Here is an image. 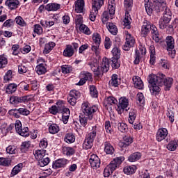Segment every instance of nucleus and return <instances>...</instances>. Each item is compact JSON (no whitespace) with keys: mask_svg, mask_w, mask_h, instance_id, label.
<instances>
[{"mask_svg":"<svg viewBox=\"0 0 178 178\" xmlns=\"http://www.w3.org/2000/svg\"><path fill=\"white\" fill-rule=\"evenodd\" d=\"M147 80L151 86L150 91L155 95L161 92V88L159 87L164 86L165 91H170L173 86V78H166V76L162 73H159L157 75L150 74Z\"/></svg>","mask_w":178,"mask_h":178,"instance_id":"obj_1","label":"nucleus"},{"mask_svg":"<svg viewBox=\"0 0 178 178\" xmlns=\"http://www.w3.org/2000/svg\"><path fill=\"white\" fill-rule=\"evenodd\" d=\"M82 114L79 115V122L83 127H86L88 120H92L94 113L98 111L97 106H92L88 102H83L81 105Z\"/></svg>","mask_w":178,"mask_h":178,"instance_id":"obj_2","label":"nucleus"},{"mask_svg":"<svg viewBox=\"0 0 178 178\" xmlns=\"http://www.w3.org/2000/svg\"><path fill=\"white\" fill-rule=\"evenodd\" d=\"M145 8L147 15L152 14L154 10L158 13L170 9L166 4V0H154L152 5L149 2H147L145 3Z\"/></svg>","mask_w":178,"mask_h":178,"instance_id":"obj_3","label":"nucleus"},{"mask_svg":"<svg viewBox=\"0 0 178 178\" xmlns=\"http://www.w3.org/2000/svg\"><path fill=\"white\" fill-rule=\"evenodd\" d=\"M151 31L153 40L156 42H159V32H158V29L155 26L152 25L151 22L147 19H145L143 22L141 28V36L147 37L149 32Z\"/></svg>","mask_w":178,"mask_h":178,"instance_id":"obj_4","label":"nucleus"},{"mask_svg":"<svg viewBox=\"0 0 178 178\" xmlns=\"http://www.w3.org/2000/svg\"><path fill=\"white\" fill-rule=\"evenodd\" d=\"M124 161V156L116 157L114 159L104 170V177H109L110 175H112L114 170H116L117 168H119L122 163Z\"/></svg>","mask_w":178,"mask_h":178,"instance_id":"obj_5","label":"nucleus"},{"mask_svg":"<svg viewBox=\"0 0 178 178\" xmlns=\"http://www.w3.org/2000/svg\"><path fill=\"white\" fill-rule=\"evenodd\" d=\"M163 12V16L161 17L159 22V28L161 30H165L168 27V24L172 20V11H170V8H167Z\"/></svg>","mask_w":178,"mask_h":178,"instance_id":"obj_6","label":"nucleus"},{"mask_svg":"<svg viewBox=\"0 0 178 178\" xmlns=\"http://www.w3.org/2000/svg\"><path fill=\"white\" fill-rule=\"evenodd\" d=\"M109 59L106 58H103L102 67H99V68L94 72L95 77H102L104 73H107L109 70Z\"/></svg>","mask_w":178,"mask_h":178,"instance_id":"obj_7","label":"nucleus"},{"mask_svg":"<svg viewBox=\"0 0 178 178\" xmlns=\"http://www.w3.org/2000/svg\"><path fill=\"white\" fill-rule=\"evenodd\" d=\"M92 40L93 41L91 50L95 52V55H99L101 49H99V45H101V35L98 33H94L92 36Z\"/></svg>","mask_w":178,"mask_h":178,"instance_id":"obj_8","label":"nucleus"},{"mask_svg":"<svg viewBox=\"0 0 178 178\" xmlns=\"http://www.w3.org/2000/svg\"><path fill=\"white\" fill-rule=\"evenodd\" d=\"M125 35H127L126 42L122 47V49H124V51H130V48H133L136 44V39H134V37H133L129 31H125Z\"/></svg>","mask_w":178,"mask_h":178,"instance_id":"obj_9","label":"nucleus"},{"mask_svg":"<svg viewBox=\"0 0 178 178\" xmlns=\"http://www.w3.org/2000/svg\"><path fill=\"white\" fill-rule=\"evenodd\" d=\"M129 99L126 97H122L119 99V103L117 107L118 113H123L124 111H129Z\"/></svg>","mask_w":178,"mask_h":178,"instance_id":"obj_10","label":"nucleus"},{"mask_svg":"<svg viewBox=\"0 0 178 178\" xmlns=\"http://www.w3.org/2000/svg\"><path fill=\"white\" fill-rule=\"evenodd\" d=\"M81 95L79 90H72L70 92V94L67 97V102L72 105V106H74L76 104H77V99L80 98Z\"/></svg>","mask_w":178,"mask_h":178,"instance_id":"obj_11","label":"nucleus"},{"mask_svg":"<svg viewBox=\"0 0 178 178\" xmlns=\"http://www.w3.org/2000/svg\"><path fill=\"white\" fill-rule=\"evenodd\" d=\"M29 101H30L29 95L22 97L12 96L10 97V103L11 105H17V104L29 102Z\"/></svg>","mask_w":178,"mask_h":178,"instance_id":"obj_12","label":"nucleus"},{"mask_svg":"<svg viewBox=\"0 0 178 178\" xmlns=\"http://www.w3.org/2000/svg\"><path fill=\"white\" fill-rule=\"evenodd\" d=\"M89 163L92 169L97 170L101 166V159L96 154L90 155Z\"/></svg>","mask_w":178,"mask_h":178,"instance_id":"obj_13","label":"nucleus"},{"mask_svg":"<svg viewBox=\"0 0 178 178\" xmlns=\"http://www.w3.org/2000/svg\"><path fill=\"white\" fill-rule=\"evenodd\" d=\"M168 134H169L168 129L165 128H160L156 132V140L159 143H161V141H163V140H165L166 137H168Z\"/></svg>","mask_w":178,"mask_h":178,"instance_id":"obj_14","label":"nucleus"},{"mask_svg":"<svg viewBox=\"0 0 178 178\" xmlns=\"http://www.w3.org/2000/svg\"><path fill=\"white\" fill-rule=\"evenodd\" d=\"M5 5L8 6L10 10H15V9H17L20 6V1L19 0H6Z\"/></svg>","mask_w":178,"mask_h":178,"instance_id":"obj_15","label":"nucleus"},{"mask_svg":"<svg viewBox=\"0 0 178 178\" xmlns=\"http://www.w3.org/2000/svg\"><path fill=\"white\" fill-rule=\"evenodd\" d=\"M67 165V159H59L56 161L53 162L54 169H60V168H65Z\"/></svg>","mask_w":178,"mask_h":178,"instance_id":"obj_16","label":"nucleus"},{"mask_svg":"<svg viewBox=\"0 0 178 178\" xmlns=\"http://www.w3.org/2000/svg\"><path fill=\"white\" fill-rule=\"evenodd\" d=\"M86 3L84 0H76L74 2V9L76 13H83Z\"/></svg>","mask_w":178,"mask_h":178,"instance_id":"obj_17","label":"nucleus"},{"mask_svg":"<svg viewBox=\"0 0 178 178\" xmlns=\"http://www.w3.org/2000/svg\"><path fill=\"white\" fill-rule=\"evenodd\" d=\"M132 80L135 88H137L138 90L144 89V82H143V80H141V78H140V76H134Z\"/></svg>","mask_w":178,"mask_h":178,"instance_id":"obj_18","label":"nucleus"},{"mask_svg":"<svg viewBox=\"0 0 178 178\" xmlns=\"http://www.w3.org/2000/svg\"><path fill=\"white\" fill-rule=\"evenodd\" d=\"M74 55V49L72 44H67L63 51V56L66 58H72Z\"/></svg>","mask_w":178,"mask_h":178,"instance_id":"obj_19","label":"nucleus"},{"mask_svg":"<svg viewBox=\"0 0 178 178\" xmlns=\"http://www.w3.org/2000/svg\"><path fill=\"white\" fill-rule=\"evenodd\" d=\"M165 42L167 44V51H173L175 49V39L172 36H167L165 39Z\"/></svg>","mask_w":178,"mask_h":178,"instance_id":"obj_20","label":"nucleus"},{"mask_svg":"<svg viewBox=\"0 0 178 178\" xmlns=\"http://www.w3.org/2000/svg\"><path fill=\"white\" fill-rule=\"evenodd\" d=\"M104 2H105V0H92V9L93 10H99L101 7L104 6Z\"/></svg>","mask_w":178,"mask_h":178,"instance_id":"obj_21","label":"nucleus"},{"mask_svg":"<svg viewBox=\"0 0 178 178\" xmlns=\"http://www.w3.org/2000/svg\"><path fill=\"white\" fill-rule=\"evenodd\" d=\"M45 9L48 12H56V10H59V9H60V4L56 3H49L46 6Z\"/></svg>","mask_w":178,"mask_h":178,"instance_id":"obj_22","label":"nucleus"},{"mask_svg":"<svg viewBox=\"0 0 178 178\" xmlns=\"http://www.w3.org/2000/svg\"><path fill=\"white\" fill-rule=\"evenodd\" d=\"M104 152L107 155H113V154H115V148H113V146L110 143L105 142Z\"/></svg>","mask_w":178,"mask_h":178,"instance_id":"obj_23","label":"nucleus"},{"mask_svg":"<svg viewBox=\"0 0 178 178\" xmlns=\"http://www.w3.org/2000/svg\"><path fill=\"white\" fill-rule=\"evenodd\" d=\"M49 133H50V134H58V133H59V131H60V127H59V125L58 124H51L49 126Z\"/></svg>","mask_w":178,"mask_h":178,"instance_id":"obj_24","label":"nucleus"},{"mask_svg":"<svg viewBox=\"0 0 178 178\" xmlns=\"http://www.w3.org/2000/svg\"><path fill=\"white\" fill-rule=\"evenodd\" d=\"M31 147V141L27 140V141L22 142L20 145V151L24 154H26V152H28V151L30 149Z\"/></svg>","mask_w":178,"mask_h":178,"instance_id":"obj_25","label":"nucleus"},{"mask_svg":"<svg viewBox=\"0 0 178 178\" xmlns=\"http://www.w3.org/2000/svg\"><path fill=\"white\" fill-rule=\"evenodd\" d=\"M137 170V167L136 165H127L124 168L123 172L125 175H134Z\"/></svg>","mask_w":178,"mask_h":178,"instance_id":"obj_26","label":"nucleus"},{"mask_svg":"<svg viewBox=\"0 0 178 178\" xmlns=\"http://www.w3.org/2000/svg\"><path fill=\"white\" fill-rule=\"evenodd\" d=\"M45 152H47L45 149H38L33 151V155L35 159L39 161L40 159L45 158Z\"/></svg>","mask_w":178,"mask_h":178,"instance_id":"obj_27","label":"nucleus"},{"mask_svg":"<svg viewBox=\"0 0 178 178\" xmlns=\"http://www.w3.org/2000/svg\"><path fill=\"white\" fill-rule=\"evenodd\" d=\"M110 87H118L119 86V78L118 74H113L111 76V79L108 82Z\"/></svg>","mask_w":178,"mask_h":178,"instance_id":"obj_28","label":"nucleus"},{"mask_svg":"<svg viewBox=\"0 0 178 178\" xmlns=\"http://www.w3.org/2000/svg\"><path fill=\"white\" fill-rule=\"evenodd\" d=\"M106 24L108 31L111 33L113 35H116V34H118V27L115 24L112 22H107Z\"/></svg>","mask_w":178,"mask_h":178,"instance_id":"obj_29","label":"nucleus"},{"mask_svg":"<svg viewBox=\"0 0 178 178\" xmlns=\"http://www.w3.org/2000/svg\"><path fill=\"white\" fill-rule=\"evenodd\" d=\"M95 137H97V126L92 127V131L88 134L86 138L94 143Z\"/></svg>","mask_w":178,"mask_h":178,"instance_id":"obj_30","label":"nucleus"},{"mask_svg":"<svg viewBox=\"0 0 178 178\" xmlns=\"http://www.w3.org/2000/svg\"><path fill=\"white\" fill-rule=\"evenodd\" d=\"M137 118V110L132 108L129 113V123L134 124L136 118Z\"/></svg>","mask_w":178,"mask_h":178,"instance_id":"obj_31","label":"nucleus"},{"mask_svg":"<svg viewBox=\"0 0 178 178\" xmlns=\"http://www.w3.org/2000/svg\"><path fill=\"white\" fill-rule=\"evenodd\" d=\"M149 54H150V60L149 63L151 65H155V60L156 59L155 47L154 45H151L149 47Z\"/></svg>","mask_w":178,"mask_h":178,"instance_id":"obj_32","label":"nucleus"},{"mask_svg":"<svg viewBox=\"0 0 178 178\" xmlns=\"http://www.w3.org/2000/svg\"><path fill=\"white\" fill-rule=\"evenodd\" d=\"M132 143L133 138L128 136L124 138L123 142H120L119 145L120 147H121V148H126V147H129V145H130V144H131Z\"/></svg>","mask_w":178,"mask_h":178,"instance_id":"obj_33","label":"nucleus"},{"mask_svg":"<svg viewBox=\"0 0 178 178\" xmlns=\"http://www.w3.org/2000/svg\"><path fill=\"white\" fill-rule=\"evenodd\" d=\"M178 147V140L175 139L173 140H171L169 142V143L167 145V149L168 151H176Z\"/></svg>","mask_w":178,"mask_h":178,"instance_id":"obj_34","label":"nucleus"},{"mask_svg":"<svg viewBox=\"0 0 178 178\" xmlns=\"http://www.w3.org/2000/svg\"><path fill=\"white\" fill-rule=\"evenodd\" d=\"M49 162H51L49 157H44L43 159L38 160L37 165L39 168H44V166H47Z\"/></svg>","mask_w":178,"mask_h":178,"instance_id":"obj_35","label":"nucleus"},{"mask_svg":"<svg viewBox=\"0 0 178 178\" xmlns=\"http://www.w3.org/2000/svg\"><path fill=\"white\" fill-rule=\"evenodd\" d=\"M64 140L65 143H67V144H72L76 141V136H74V134L73 133H68L65 134V136L64 138Z\"/></svg>","mask_w":178,"mask_h":178,"instance_id":"obj_36","label":"nucleus"},{"mask_svg":"<svg viewBox=\"0 0 178 178\" xmlns=\"http://www.w3.org/2000/svg\"><path fill=\"white\" fill-rule=\"evenodd\" d=\"M141 159V154L138 152H134L129 155L128 157V161L129 162H136V161H138Z\"/></svg>","mask_w":178,"mask_h":178,"instance_id":"obj_37","label":"nucleus"},{"mask_svg":"<svg viewBox=\"0 0 178 178\" xmlns=\"http://www.w3.org/2000/svg\"><path fill=\"white\" fill-rule=\"evenodd\" d=\"M17 90V85L16 83H10L6 88V94H13V92H16Z\"/></svg>","mask_w":178,"mask_h":178,"instance_id":"obj_38","label":"nucleus"},{"mask_svg":"<svg viewBox=\"0 0 178 178\" xmlns=\"http://www.w3.org/2000/svg\"><path fill=\"white\" fill-rule=\"evenodd\" d=\"M89 91L90 95L92 97V98H98V90L97 89V86L94 85H90Z\"/></svg>","mask_w":178,"mask_h":178,"instance_id":"obj_39","label":"nucleus"},{"mask_svg":"<svg viewBox=\"0 0 178 178\" xmlns=\"http://www.w3.org/2000/svg\"><path fill=\"white\" fill-rule=\"evenodd\" d=\"M63 153L64 155H67V156H72V155H74L76 150L70 147H63Z\"/></svg>","mask_w":178,"mask_h":178,"instance_id":"obj_40","label":"nucleus"},{"mask_svg":"<svg viewBox=\"0 0 178 178\" xmlns=\"http://www.w3.org/2000/svg\"><path fill=\"white\" fill-rule=\"evenodd\" d=\"M55 45H56V44L54 42H50L46 44L44 46L43 53L45 54H49V52H51V51L53 50L54 48H55Z\"/></svg>","mask_w":178,"mask_h":178,"instance_id":"obj_41","label":"nucleus"},{"mask_svg":"<svg viewBox=\"0 0 178 178\" xmlns=\"http://www.w3.org/2000/svg\"><path fill=\"white\" fill-rule=\"evenodd\" d=\"M35 72L38 74H45L47 73V67L43 63H40L36 66Z\"/></svg>","mask_w":178,"mask_h":178,"instance_id":"obj_42","label":"nucleus"},{"mask_svg":"<svg viewBox=\"0 0 178 178\" xmlns=\"http://www.w3.org/2000/svg\"><path fill=\"white\" fill-rule=\"evenodd\" d=\"M130 24H131V17H130L129 13H127L124 19V26L126 29H130L131 27Z\"/></svg>","mask_w":178,"mask_h":178,"instance_id":"obj_43","label":"nucleus"},{"mask_svg":"<svg viewBox=\"0 0 178 178\" xmlns=\"http://www.w3.org/2000/svg\"><path fill=\"white\" fill-rule=\"evenodd\" d=\"M23 169V163H19L18 165H15L11 172L10 177H13V176H16L21 170Z\"/></svg>","mask_w":178,"mask_h":178,"instance_id":"obj_44","label":"nucleus"},{"mask_svg":"<svg viewBox=\"0 0 178 178\" xmlns=\"http://www.w3.org/2000/svg\"><path fill=\"white\" fill-rule=\"evenodd\" d=\"M62 113L63 122L65 124H66L67 122H69V118H70V109H65Z\"/></svg>","mask_w":178,"mask_h":178,"instance_id":"obj_45","label":"nucleus"},{"mask_svg":"<svg viewBox=\"0 0 178 178\" xmlns=\"http://www.w3.org/2000/svg\"><path fill=\"white\" fill-rule=\"evenodd\" d=\"M14 22H15L16 24H18V26H20L21 27H26L27 26V23L26 22V21H24L23 17H22L20 16L16 17Z\"/></svg>","mask_w":178,"mask_h":178,"instance_id":"obj_46","label":"nucleus"},{"mask_svg":"<svg viewBox=\"0 0 178 178\" xmlns=\"http://www.w3.org/2000/svg\"><path fill=\"white\" fill-rule=\"evenodd\" d=\"M79 76H82L86 81H91L92 80V74L83 71L80 73Z\"/></svg>","mask_w":178,"mask_h":178,"instance_id":"obj_47","label":"nucleus"},{"mask_svg":"<svg viewBox=\"0 0 178 178\" xmlns=\"http://www.w3.org/2000/svg\"><path fill=\"white\" fill-rule=\"evenodd\" d=\"M56 104L57 105V108L58 111H60V113L65 112V109H69L68 108L65 107V101L58 100Z\"/></svg>","mask_w":178,"mask_h":178,"instance_id":"obj_48","label":"nucleus"},{"mask_svg":"<svg viewBox=\"0 0 178 178\" xmlns=\"http://www.w3.org/2000/svg\"><path fill=\"white\" fill-rule=\"evenodd\" d=\"M118 130L121 131V133H127L129 130V127H127V124L124 122H119L118 124Z\"/></svg>","mask_w":178,"mask_h":178,"instance_id":"obj_49","label":"nucleus"},{"mask_svg":"<svg viewBox=\"0 0 178 178\" xmlns=\"http://www.w3.org/2000/svg\"><path fill=\"white\" fill-rule=\"evenodd\" d=\"M93 144L94 142H92V140H90L86 138L85 141L83 144V148L84 149H91V148H92Z\"/></svg>","mask_w":178,"mask_h":178,"instance_id":"obj_50","label":"nucleus"},{"mask_svg":"<svg viewBox=\"0 0 178 178\" xmlns=\"http://www.w3.org/2000/svg\"><path fill=\"white\" fill-rule=\"evenodd\" d=\"M79 30L81 33H83V34H86V35H90L91 34V31L87 26H86V24L80 25Z\"/></svg>","mask_w":178,"mask_h":178,"instance_id":"obj_51","label":"nucleus"},{"mask_svg":"<svg viewBox=\"0 0 178 178\" xmlns=\"http://www.w3.org/2000/svg\"><path fill=\"white\" fill-rule=\"evenodd\" d=\"M14 112H18L19 115H23V116H29V114L30 113V111H29L27 108H19L18 109L15 108Z\"/></svg>","mask_w":178,"mask_h":178,"instance_id":"obj_52","label":"nucleus"},{"mask_svg":"<svg viewBox=\"0 0 178 178\" xmlns=\"http://www.w3.org/2000/svg\"><path fill=\"white\" fill-rule=\"evenodd\" d=\"M111 67L113 69H119L120 67V61H119V58H111Z\"/></svg>","mask_w":178,"mask_h":178,"instance_id":"obj_53","label":"nucleus"},{"mask_svg":"<svg viewBox=\"0 0 178 178\" xmlns=\"http://www.w3.org/2000/svg\"><path fill=\"white\" fill-rule=\"evenodd\" d=\"M62 73L64 74H67V73H72L73 71V67L70 65H65L61 66Z\"/></svg>","mask_w":178,"mask_h":178,"instance_id":"obj_54","label":"nucleus"},{"mask_svg":"<svg viewBox=\"0 0 178 178\" xmlns=\"http://www.w3.org/2000/svg\"><path fill=\"white\" fill-rule=\"evenodd\" d=\"M111 53L113 56V58L120 59V49L115 47L112 49Z\"/></svg>","mask_w":178,"mask_h":178,"instance_id":"obj_55","label":"nucleus"},{"mask_svg":"<svg viewBox=\"0 0 178 178\" xmlns=\"http://www.w3.org/2000/svg\"><path fill=\"white\" fill-rule=\"evenodd\" d=\"M18 134L19 136H22V137H29V136H30V131H29V127H24L19 131Z\"/></svg>","mask_w":178,"mask_h":178,"instance_id":"obj_56","label":"nucleus"},{"mask_svg":"<svg viewBox=\"0 0 178 178\" xmlns=\"http://www.w3.org/2000/svg\"><path fill=\"white\" fill-rule=\"evenodd\" d=\"M112 17L108 11H104L102 14V22L103 24H106V22Z\"/></svg>","mask_w":178,"mask_h":178,"instance_id":"obj_57","label":"nucleus"},{"mask_svg":"<svg viewBox=\"0 0 178 178\" xmlns=\"http://www.w3.org/2000/svg\"><path fill=\"white\" fill-rule=\"evenodd\" d=\"M8 65V58L5 56V55L0 56V69H3Z\"/></svg>","mask_w":178,"mask_h":178,"instance_id":"obj_58","label":"nucleus"},{"mask_svg":"<svg viewBox=\"0 0 178 178\" xmlns=\"http://www.w3.org/2000/svg\"><path fill=\"white\" fill-rule=\"evenodd\" d=\"M136 100L140 105H144V104H145V97H144V95L141 92L137 94Z\"/></svg>","mask_w":178,"mask_h":178,"instance_id":"obj_59","label":"nucleus"},{"mask_svg":"<svg viewBox=\"0 0 178 178\" xmlns=\"http://www.w3.org/2000/svg\"><path fill=\"white\" fill-rule=\"evenodd\" d=\"M11 161L8 159L1 157L0 158V165L1 166H9L11 163Z\"/></svg>","mask_w":178,"mask_h":178,"instance_id":"obj_60","label":"nucleus"},{"mask_svg":"<svg viewBox=\"0 0 178 178\" xmlns=\"http://www.w3.org/2000/svg\"><path fill=\"white\" fill-rule=\"evenodd\" d=\"M33 29L34 33L38 35H41V34L43 33L42 27L40 24H35Z\"/></svg>","mask_w":178,"mask_h":178,"instance_id":"obj_61","label":"nucleus"},{"mask_svg":"<svg viewBox=\"0 0 178 178\" xmlns=\"http://www.w3.org/2000/svg\"><path fill=\"white\" fill-rule=\"evenodd\" d=\"M124 6L127 10H131L133 0H124Z\"/></svg>","mask_w":178,"mask_h":178,"instance_id":"obj_62","label":"nucleus"},{"mask_svg":"<svg viewBox=\"0 0 178 178\" xmlns=\"http://www.w3.org/2000/svg\"><path fill=\"white\" fill-rule=\"evenodd\" d=\"M177 26H178V18H175L172 21L171 24L168 25V28L169 29V30H170V31H173L175 30V29H176V27H177Z\"/></svg>","mask_w":178,"mask_h":178,"instance_id":"obj_63","label":"nucleus"},{"mask_svg":"<svg viewBox=\"0 0 178 178\" xmlns=\"http://www.w3.org/2000/svg\"><path fill=\"white\" fill-rule=\"evenodd\" d=\"M49 112L50 113H51V115H58V113H60L59 109L58 108V106L54 105L51 106L49 108Z\"/></svg>","mask_w":178,"mask_h":178,"instance_id":"obj_64","label":"nucleus"}]
</instances>
